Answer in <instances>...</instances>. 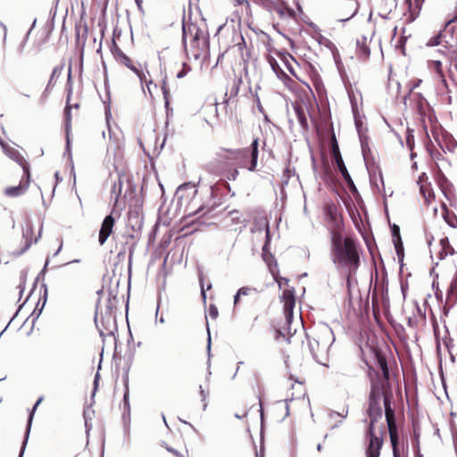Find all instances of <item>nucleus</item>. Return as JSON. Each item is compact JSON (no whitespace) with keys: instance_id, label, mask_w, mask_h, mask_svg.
<instances>
[{"instance_id":"1","label":"nucleus","mask_w":457,"mask_h":457,"mask_svg":"<svg viewBox=\"0 0 457 457\" xmlns=\"http://www.w3.org/2000/svg\"><path fill=\"white\" fill-rule=\"evenodd\" d=\"M183 43L187 56L195 60L206 54L209 47L206 32L194 23L183 26Z\"/></svg>"},{"instance_id":"2","label":"nucleus","mask_w":457,"mask_h":457,"mask_svg":"<svg viewBox=\"0 0 457 457\" xmlns=\"http://www.w3.org/2000/svg\"><path fill=\"white\" fill-rule=\"evenodd\" d=\"M335 342L331 328L322 325L317 328L314 337H308L309 350L313 359L320 364L327 366L328 351Z\"/></svg>"},{"instance_id":"3","label":"nucleus","mask_w":457,"mask_h":457,"mask_svg":"<svg viewBox=\"0 0 457 457\" xmlns=\"http://www.w3.org/2000/svg\"><path fill=\"white\" fill-rule=\"evenodd\" d=\"M258 139H254L251 145V150L235 149L226 150L221 154V158L232 166L237 168H245L250 171H254L258 162Z\"/></svg>"},{"instance_id":"4","label":"nucleus","mask_w":457,"mask_h":457,"mask_svg":"<svg viewBox=\"0 0 457 457\" xmlns=\"http://www.w3.org/2000/svg\"><path fill=\"white\" fill-rule=\"evenodd\" d=\"M332 259L335 264L347 271V282L349 283L350 278L355 273L360 263L353 240L350 237L345 238V247H337V251L332 253Z\"/></svg>"},{"instance_id":"5","label":"nucleus","mask_w":457,"mask_h":457,"mask_svg":"<svg viewBox=\"0 0 457 457\" xmlns=\"http://www.w3.org/2000/svg\"><path fill=\"white\" fill-rule=\"evenodd\" d=\"M95 323L104 343L106 337H113L117 332L116 315L104 312L102 307H96Z\"/></svg>"},{"instance_id":"6","label":"nucleus","mask_w":457,"mask_h":457,"mask_svg":"<svg viewBox=\"0 0 457 457\" xmlns=\"http://www.w3.org/2000/svg\"><path fill=\"white\" fill-rule=\"evenodd\" d=\"M196 194V187L194 183L191 182L185 183L178 188L177 195L179 198L184 199L192 197V200L187 204L186 210L188 216L199 214L204 210V205L203 204H198L195 199Z\"/></svg>"},{"instance_id":"7","label":"nucleus","mask_w":457,"mask_h":457,"mask_svg":"<svg viewBox=\"0 0 457 457\" xmlns=\"http://www.w3.org/2000/svg\"><path fill=\"white\" fill-rule=\"evenodd\" d=\"M369 418H370V426L368 429V434L370 436V442L373 438H377L378 440H382L381 437L376 436L374 434V424L378 421V420L382 418V409L380 406V396L379 395H376L375 392L372 390L370 395V403L369 409L367 411Z\"/></svg>"},{"instance_id":"8","label":"nucleus","mask_w":457,"mask_h":457,"mask_svg":"<svg viewBox=\"0 0 457 457\" xmlns=\"http://www.w3.org/2000/svg\"><path fill=\"white\" fill-rule=\"evenodd\" d=\"M384 406H385V415L386 420L389 430L390 441L393 447V454L394 457H400V454L397 450L398 444V435L397 429L395 422V411L391 407L390 397L387 395H384Z\"/></svg>"},{"instance_id":"9","label":"nucleus","mask_w":457,"mask_h":457,"mask_svg":"<svg viewBox=\"0 0 457 457\" xmlns=\"http://www.w3.org/2000/svg\"><path fill=\"white\" fill-rule=\"evenodd\" d=\"M115 59L120 64L129 68L131 71H133L139 79L141 84H143V80L145 79V74L143 71L138 67L140 64L135 63L128 55H126L121 50L117 49L114 53Z\"/></svg>"},{"instance_id":"10","label":"nucleus","mask_w":457,"mask_h":457,"mask_svg":"<svg viewBox=\"0 0 457 457\" xmlns=\"http://www.w3.org/2000/svg\"><path fill=\"white\" fill-rule=\"evenodd\" d=\"M20 165L23 170L24 175L26 176V182L24 184L21 182L18 186L7 187L4 191L5 195L11 197H15L22 195L27 190V187L29 186L30 177L29 164L24 160L21 159Z\"/></svg>"},{"instance_id":"11","label":"nucleus","mask_w":457,"mask_h":457,"mask_svg":"<svg viewBox=\"0 0 457 457\" xmlns=\"http://www.w3.org/2000/svg\"><path fill=\"white\" fill-rule=\"evenodd\" d=\"M282 300L284 302L285 318L287 322L290 324L293 319V309L295 305L294 292L290 289L285 290L282 295Z\"/></svg>"},{"instance_id":"12","label":"nucleus","mask_w":457,"mask_h":457,"mask_svg":"<svg viewBox=\"0 0 457 457\" xmlns=\"http://www.w3.org/2000/svg\"><path fill=\"white\" fill-rule=\"evenodd\" d=\"M62 69H63V66L62 65H58V66H55L53 71H52V73L50 75V78H49V80L46 84V87L44 90V92L42 93L41 96H40V101L42 103H45L51 91L53 90L57 79L60 78L62 72Z\"/></svg>"},{"instance_id":"13","label":"nucleus","mask_w":457,"mask_h":457,"mask_svg":"<svg viewBox=\"0 0 457 457\" xmlns=\"http://www.w3.org/2000/svg\"><path fill=\"white\" fill-rule=\"evenodd\" d=\"M255 2L269 11H274L281 17L285 15L286 12L289 16H293L294 11L284 6L283 4H277L271 0H255Z\"/></svg>"},{"instance_id":"14","label":"nucleus","mask_w":457,"mask_h":457,"mask_svg":"<svg viewBox=\"0 0 457 457\" xmlns=\"http://www.w3.org/2000/svg\"><path fill=\"white\" fill-rule=\"evenodd\" d=\"M114 226V219L112 215H107L101 226L99 231L98 241L101 245H103L110 235L112 233V228Z\"/></svg>"},{"instance_id":"15","label":"nucleus","mask_w":457,"mask_h":457,"mask_svg":"<svg viewBox=\"0 0 457 457\" xmlns=\"http://www.w3.org/2000/svg\"><path fill=\"white\" fill-rule=\"evenodd\" d=\"M428 67L430 71H434L442 85L446 88L448 87L447 81L445 79V76L443 71V65L441 61L439 60H432L428 62Z\"/></svg>"},{"instance_id":"16","label":"nucleus","mask_w":457,"mask_h":457,"mask_svg":"<svg viewBox=\"0 0 457 457\" xmlns=\"http://www.w3.org/2000/svg\"><path fill=\"white\" fill-rule=\"evenodd\" d=\"M382 445L383 440H378L377 438H373L370 442H369L366 452L367 457H379Z\"/></svg>"},{"instance_id":"17","label":"nucleus","mask_w":457,"mask_h":457,"mask_svg":"<svg viewBox=\"0 0 457 457\" xmlns=\"http://www.w3.org/2000/svg\"><path fill=\"white\" fill-rule=\"evenodd\" d=\"M445 35L443 30H440L437 35L430 37L427 43L428 46H442L448 49V41L445 39Z\"/></svg>"},{"instance_id":"18","label":"nucleus","mask_w":457,"mask_h":457,"mask_svg":"<svg viewBox=\"0 0 457 457\" xmlns=\"http://www.w3.org/2000/svg\"><path fill=\"white\" fill-rule=\"evenodd\" d=\"M438 49V53L442 55H445L448 58L450 65H454L457 68V58H456V50L453 49V46L448 42V49L445 48Z\"/></svg>"},{"instance_id":"19","label":"nucleus","mask_w":457,"mask_h":457,"mask_svg":"<svg viewBox=\"0 0 457 457\" xmlns=\"http://www.w3.org/2000/svg\"><path fill=\"white\" fill-rule=\"evenodd\" d=\"M335 162L337 166V169L338 170L340 171L342 177L344 178V179L346 181V183L349 185V186H353L354 187V184H353V181L345 165V162L343 161V158H339L337 160H335Z\"/></svg>"},{"instance_id":"20","label":"nucleus","mask_w":457,"mask_h":457,"mask_svg":"<svg viewBox=\"0 0 457 457\" xmlns=\"http://www.w3.org/2000/svg\"><path fill=\"white\" fill-rule=\"evenodd\" d=\"M441 250L439 252V259H444L446 255L452 254L453 253V249L449 245V241L447 237H444L440 240Z\"/></svg>"},{"instance_id":"21","label":"nucleus","mask_w":457,"mask_h":457,"mask_svg":"<svg viewBox=\"0 0 457 457\" xmlns=\"http://www.w3.org/2000/svg\"><path fill=\"white\" fill-rule=\"evenodd\" d=\"M393 236L395 251L397 253L398 257H400V255L403 253V248L400 237L399 228L396 225H395L393 228Z\"/></svg>"},{"instance_id":"22","label":"nucleus","mask_w":457,"mask_h":457,"mask_svg":"<svg viewBox=\"0 0 457 457\" xmlns=\"http://www.w3.org/2000/svg\"><path fill=\"white\" fill-rule=\"evenodd\" d=\"M117 303H118V300H117L116 296H113V297L109 296L104 306L97 305V307H102L104 312H110V314H115V309H116Z\"/></svg>"},{"instance_id":"23","label":"nucleus","mask_w":457,"mask_h":457,"mask_svg":"<svg viewBox=\"0 0 457 457\" xmlns=\"http://www.w3.org/2000/svg\"><path fill=\"white\" fill-rule=\"evenodd\" d=\"M43 398L40 397L37 403H35L34 407H33V411H31L30 415H29V424H28V428H27V436H26V438L25 440L23 441L22 443V446H21V452H20V454H19V457H23V454H24V451H25V447H26V445H27V440H28V436H29V429H30V424H31V421H32V419H33V411H35V409L40 404V403L42 402Z\"/></svg>"},{"instance_id":"24","label":"nucleus","mask_w":457,"mask_h":457,"mask_svg":"<svg viewBox=\"0 0 457 457\" xmlns=\"http://www.w3.org/2000/svg\"><path fill=\"white\" fill-rule=\"evenodd\" d=\"M256 229L257 230H264L266 234V241L269 242L270 239V229H269V223L266 219L262 218L260 220L256 223Z\"/></svg>"},{"instance_id":"25","label":"nucleus","mask_w":457,"mask_h":457,"mask_svg":"<svg viewBox=\"0 0 457 457\" xmlns=\"http://www.w3.org/2000/svg\"><path fill=\"white\" fill-rule=\"evenodd\" d=\"M347 411H345V412H337V411H330L328 412V418L330 420H334L336 419L337 417H339L341 418V420H339L337 423H335L332 427H331V429H335L337 428L342 422H343V419H345L346 416H347Z\"/></svg>"},{"instance_id":"26","label":"nucleus","mask_w":457,"mask_h":457,"mask_svg":"<svg viewBox=\"0 0 457 457\" xmlns=\"http://www.w3.org/2000/svg\"><path fill=\"white\" fill-rule=\"evenodd\" d=\"M345 247V239L340 235L333 234L332 236V253H335L337 247Z\"/></svg>"},{"instance_id":"27","label":"nucleus","mask_w":457,"mask_h":457,"mask_svg":"<svg viewBox=\"0 0 457 457\" xmlns=\"http://www.w3.org/2000/svg\"><path fill=\"white\" fill-rule=\"evenodd\" d=\"M331 154H332L334 160L342 158L340 150H339V146H338V144H337L335 135L332 136V140H331Z\"/></svg>"},{"instance_id":"28","label":"nucleus","mask_w":457,"mask_h":457,"mask_svg":"<svg viewBox=\"0 0 457 457\" xmlns=\"http://www.w3.org/2000/svg\"><path fill=\"white\" fill-rule=\"evenodd\" d=\"M425 0H406L411 12H419Z\"/></svg>"},{"instance_id":"29","label":"nucleus","mask_w":457,"mask_h":457,"mask_svg":"<svg viewBox=\"0 0 457 457\" xmlns=\"http://www.w3.org/2000/svg\"><path fill=\"white\" fill-rule=\"evenodd\" d=\"M121 190H122V185H121L120 180L119 179L118 182L115 181L113 183V185L112 186V189H111V195H112V196L115 197V203H117L118 197L120 195Z\"/></svg>"},{"instance_id":"30","label":"nucleus","mask_w":457,"mask_h":457,"mask_svg":"<svg viewBox=\"0 0 457 457\" xmlns=\"http://www.w3.org/2000/svg\"><path fill=\"white\" fill-rule=\"evenodd\" d=\"M378 364L379 368L381 369L384 377L386 378H388L389 370H388L386 359L382 356H378Z\"/></svg>"},{"instance_id":"31","label":"nucleus","mask_w":457,"mask_h":457,"mask_svg":"<svg viewBox=\"0 0 457 457\" xmlns=\"http://www.w3.org/2000/svg\"><path fill=\"white\" fill-rule=\"evenodd\" d=\"M269 63L272 69V71L277 74V76L278 78H281L280 74L281 75H286L284 73V71L281 70V68L279 67L278 62L276 61V59H274L273 57H270L269 58Z\"/></svg>"},{"instance_id":"32","label":"nucleus","mask_w":457,"mask_h":457,"mask_svg":"<svg viewBox=\"0 0 457 457\" xmlns=\"http://www.w3.org/2000/svg\"><path fill=\"white\" fill-rule=\"evenodd\" d=\"M190 71L191 67L187 62H183L181 70L177 73V78H184Z\"/></svg>"},{"instance_id":"33","label":"nucleus","mask_w":457,"mask_h":457,"mask_svg":"<svg viewBox=\"0 0 457 457\" xmlns=\"http://www.w3.org/2000/svg\"><path fill=\"white\" fill-rule=\"evenodd\" d=\"M0 145L4 149L5 154L10 156L12 159H15L17 157V152L12 148H8L2 140H0Z\"/></svg>"},{"instance_id":"34","label":"nucleus","mask_w":457,"mask_h":457,"mask_svg":"<svg viewBox=\"0 0 457 457\" xmlns=\"http://www.w3.org/2000/svg\"><path fill=\"white\" fill-rule=\"evenodd\" d=\"M253 291H256V289L249 287H242L237 291V296L248 295Z\"/></svg>"},{"instance_id":"35","label":"nucleus","mask_w":457,"mask_h":457,"mask_svg":"<svg viewBox=\"0 0 457 457\" xmlns=\"http://www.w3.org/2000/svg\"><path fill=\"white\" fill-rule=\"evenodd\" d=\"M208 313L212 320H215L219 314L218 308L214 304H211Z\"/></svg>"},{"instance_id":"36","label":"nucleus","mask_w":457,"mask_h":457,"mask_svg":"<svg viewBox=\"0 0 457 457\" xmlns=\"http://www.w3.org/2000/svg\"><path fill=\"white\" fill-rule=\"evenodd\" d=\"M123 403L124 407L129 411V386L128 384H126V389L123 395Z\"/></svg>"},{"instance_id":"37","label":"nucleus","mask_w":457,"mask_h":457,"mask_svg":"<svg viewBox=\"0 0 457 457\" xmlns=\"http://www.w3.org/2000/svg\"><path fill=\"white\" fill-rule=\"evenodd\" d=\"M199 388H200V395H201L202 401L204 403V410H205L207 407V403H205V401H206L208 394L203 389L202 386H200Z\"/></svg>"},{"instance_id":"38","label":"nucleus","mask_w":457,"mask_h":457,"mask_svg":"<svg viewBox=\"0 0 457 457\" xmlns=\"http://www.w3.org/2000/svg\"><path fill=\"white\" fill-rule=\"evenodd\" d=\"M449 291L453 294L457 292V274L456 277L451 282Z\"/></svg>"},{"instance_id":"39","label":"nucleus","mask_w":457,"mask_h":457,"mask_svg":"<svg viewBox=\"0 0 457 457\" xmlns=\"http://www.w3.org/2000/svg\"><path fill=\"white\" fill-rule=\"evenodd\" d=\"M297 113H298V118H299V121L300 123L305 127L307 126V119L306 117L303 115V113H302L299 110H297Z\"/></svg>"},{"instance_id":"40","label":"nucleus","mask_w":457,"mask_h":457,"mask_svg":"<svg viewBox=\"0 0 457 457\" xmlns=\"http://www.w3.org/2000/svg\"><path fill=\"white\" fill-rule=\"evenodd\" d=\"M238 170L237 169L232 170L228 175V179L230 180H236L238 176Z\"/></svg>"},{"instance_id":"41","label":"nucleus","mask_w":457,"mask_h":457,"mask_svg":"<svg viewBox=\"0 0 457 457\" xmlns=\"http://www.w3.org/2000/svg\"><path fill=\"white\" fill-rule=\"evenodd\" d=\"M360 50H361V54H362V55H363V56H365V57H366V56H369V54H370V49H369V47H368L365 44H363V45L361 46Z\"/></svg>"},{"instance_id":"42","label":"nucleus","mask_w":457,"mask_h":457,"mask_svg":"<svg viewBox=\"0 0 457 457\" xmlns=\"http://www.w3.org/2000/svg\"><path fill=\"white\" fill-rule=\"evenodd\" d=\"M145 83L146 84V87H147V89L149 91L150 94H152V90L151 88H153V86L154 87H156V85L153 83V81L150 79V80H147L146 79L143 80V83Z\"/></svg>"},{"instance_id":"43","label":"nucleus","mask_w":457,"mask_h":457,"mask_svg":"<svg viewBox=\"0 0 457 457\" xmlns=\"http://www.w3.org/2000/svg\"><path fill=\"white\" fill-rule=\"evenodd\" d=\"M162 94H163V96L166 100V105L168 104V100H167V97H168V90H167V87H166V82L163 81L162 82Z\"/></svg>"},{"instance_id":"44","label":"nucleus","mask_w":457,"mask_h":457,"mask_svg":"<svg viewBox=\"0 0 457 457\" xmlns=\"http://www.w3.org/2000/svg\"><path fill=\"white\" fill-rule=\"evenodd\" d=\"M166 449L168 452L172 453L177 457H185L182 453H180L179 452H178L177 450H175L171 447L166 446Z\"/></svg>"},{"instance_id":"45","label":"nucleus","mask_w":457,"mask_h":457,"mask_svg":"<svg viewBox=\"0 0 457 457\" xmlns=\"http://www.w3.org/2000/svg\"><path fill=\"white\" fill-rule=\"evenodd\" d=\"M268 244L269 242L266 241L265 245H263L262 247V252H263V260L268 262V259L269 258V255H266V251H267V247H268Z\"/></svg>"},{"instance_id":"46","label":"nucleus","mask_w":457,"mask_h":457,"mask_svg":"<svg viewBox=\"0 0 457 457\" xmlns=\"http://www.w3.org/2000/svg\"><path fill=\"white\" fill-rule=\"evenodd\" d=\"M357 12H358V7L356 5L354 10L353 11V12L347 18L342 19L341 21H348V20L352 19L357 13Z\"/></svg>"},{"instance_id":"47","label":"nucleus","mask_w":457,"mask_h":457,"mask_svg":"<svg viewBox=\"0 0 457 457\" xmlns=\"http://www.w3.org/2000/svg\"><path fill=\"white\" fill-rule=\"evenodd\" d=\"M322 40L324 41V45H325L326 46H332V45H333V44H332V42H331L330 40H328V39H327V38H325V37H321V40H320V43H322Z\"/></svg>"},{"instance_id":"48","label":"nucleus","mask_w":457,"mask_h":457,"mask_svg":"<svg viewBox=\"0 0 457 457\" xmlns=\"http://www.w3.org/2000/svg\"><path fill=\"white\" fill-rule=\"evenodd\" d=\"M200 283H201V295H202L204 300H205L206 294H205V290H204V285L202 283V278H200Z\"/></svg>"},{"instance_id":"49","label":"nucleus","mask_w":457,"mask_h":457,"mask_svg":"<svg viewBox=\"0 0 457 457\" xmlns=\"http://www.w3.org/2000/svg\"><path fill=\"white\" fill-rule=\"evenodd\" d=\"M420 83H421V79H417V80L415 81L414 85L412 86V87L411 88V91L412 89H414L415 87H418L420 85Z\"/></svg>"},{"instance_id":"50","label":"nucleus","mask_w":457,"mask_h":457,"mask_svg":"<svg viewBox=\"0 0 457 457\" xmlns=\"http://www.w3.org/2000/svg\"><path fill=\"white\" fill-rule=\"evenodd\" d=\"M445 220H446V222L450 225V226H454V224L453 223V221L450 220L449 218V214H447V216H445Z\"/></svg>"},{"instance_id":"51","label":"nucleus","mask_w":457,"mask_h":457,"mask_svg":"<svg viewBox=\"0 0 457 457\" xmlns=\"http://www.w3.org/2000/svg\"><path fill=\"white\" fill-rule=\"evenodd\" d=\"M98 378H99V374L96 373V375L95 377V380H94L95 389H96V386H97V384H98Z\"/></svg>"},{"instance_id":"52","label":"nucleus","mask_w":457,"mask_h":457,"mask_svg":"<svg viewBox=\"0 0 457 457\" xmlns=\"http://www.w3.org/2000/svg\"><path fill=\"white\" fill-rule=\"evenodd\" d=\"M240 81H241V79H238V82H240ZM238 84H239V83H237V84L235 86V88H233V89H232V91H234L235 95H237V92H238V89H239V85H238Z\"/></svg>"},{"instance_id":"53","label":"nucleus","mask_w":457,"mask_h":457,"mask_svg":"<svg viewBox=\"0 0 457 457\" xmlns=\"http://www.w3.org/2000/svg\"><path fill=\"white\" fill-rule=\"evenodd\" d=\"M70 146H71V141H70L69 135L67 134L66 147H67V151H68V152L70 151Z\"/></svg>"},{"instance_id":"54","label":"nucleus","mask_w":457,"mask_h":457,"mask_svg":"<svg viewBox=\"0 0 457 457\" xmlns=\"http://www.w3.org/2000/svg\"><path fill=\"white\" fill-rule=\"evenodd\" d=\"M208 352H210L211 350V335H210V332L208 331Z\"/></svg>"},{"instance_id":"55","label":"nucleus","mask_w":457,"mask_h":457,"mask_svg":"<svg viewBox=\"0 0 457 457\" xmlns=\"http://www.w3.org/2000/svg\"><path fill=\"white\" fill-rule=\"evenodd\" d=\"M240 297L241 296H237V293L235 295V296H234V305L237 304Z\"/></svg>"},{"instance_id":"56","label":"nucleus","mask_w":457,"mask_h":457,"mask_svg":"<svg viewBox=\"0 0 457 457\" xmlns=\"http://www.w3.org/2000/svg\"><path fill=\"white\" fill-rule=\"evenodd\" d=\"M135 1L137 3V7L139 9H141L142 8V3H143L142 0H135Z\"/></svg>"},{"instance_id":"57","label":"nucleus","mask_w":457,"mask_h":457,"mask_svg":"<svg viewBox=\"0 0 457 457\" xmlns=\"http://www.w3.org/2000/svg\"><path fill=\"white\" fill-rule=\"evenodd\" d=\"M260 407H261V418L262 419L263 412H262V402L261 401H260Z\"/></svg>"},{"instance_id":"58","label":"nucleus","mask_w":457,"mask_h":457,"mask_svg":"<svg viewBox=\"0 0 457 457\" xmlns=\"http://www.w3.org/2000/svg\"><path fill=\"white\" fill-rule=\"evenodd\" d=\"M238 4H241L242 3H246V0H236Z\"/></svg>"},{"instance_id":"59","label":"nucleus","mask_w":457,"mask_h":457,"mask_svg":"<svg viewBox=\"0 0 457 457\" xmlns=\"http://www.w3.org/2000/svg\"><path fill=\"white\" fill-rule=\"evenodd\" d=\"M30 246V244H27L23 251H21L20 253H22L24 251H26Z\"/></svg>"},{"instance_id":"60","label":"nucleus","mask_w":457,"mask_h":457,"mask_svg":"<svg viewBox=\"0 0 457 457\" xmlns=\"http://www.w3.org/2000/svg\"><path fill=\"white\" fill-rule=\"evenodd\" d=\"M321 449H322V446H321V445H320V444H319V445H318V446H317V450H318V451H321Z\"/></svg>"},{"instance_id":"61","label":"nucleus","mask_w":457,"mask_h":457,"mask_svg":"<svg viewBox=\"0 0 457 457\" xmlns=\"http://www.w3.org/2000/svg\"><path fill=\"white\" fill-rule=\"evenodd\" d=\"M162 420H163L165 425L168 426L167 421H166V418H165V416L163 414H162Z\"/></svg>"},{"instance_id":"62","label":"nucleus","mask_w":457,"mask_h":457,"mask_svg":"<svg viewBox=\"0 0 457 457\" xmlns=\"http://www.w3.org/2000/svg\"><path fill=\"white\" fill-rule=\"evenodd\" d=\"M61 248H62V246H60V247L58 248V250H57V251H55L54 255H56V254H58V253H59V252L61 251Z\"/></svg>"},{"instance_id":"63","label":"nucleus","mask_w":457,"mask_h":457,"mask_svg":"<svg viewBox=\"0 0 457 457\" xmlns=\"http://www.w3.org/2000/svg\"><path fill=\"white\" fill-rule=\"evenodd\" d=\"M211 288H212V285H211V284H209V285L207 286V288H206V289H207V290H209V289H211Z\"/></svg>"},{"instance_id":"64","label":"nucleus","mask_w":457,"mask_h":457,"mask_svg":"<svg viewBox=\"0 0 457 457\" xmlns=\"http://www.w3.org/2000/svg\"><path fill=\"white\" fill-rule=\"evenodd\" d=\"M160 322H161V323H163V322H164V319H163L162 317L160 319Z\"/></svg>"}]
</instances>
